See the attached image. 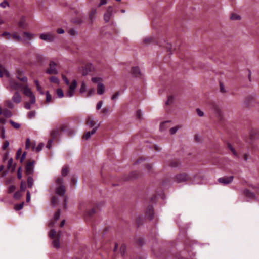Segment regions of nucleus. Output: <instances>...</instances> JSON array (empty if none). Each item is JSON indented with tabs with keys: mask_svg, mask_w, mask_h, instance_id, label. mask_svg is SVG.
Listing matches in <instances>:
<instances>
[{
	"mask_svg": "<svg viewBox=\"0 0 259 259\" xmlns=\"http://www.w3.org/2000/svg\"><path fill=\"white\" fill-rule=\"evenodd\" d=\"M53 188L55 193L59 196H64L66 192L65 187L64 184L63 179L60 177H57L55 183L53 185Z\"/></svg>",
	"mask_w": 259,
	"mask_h": 259,
	"instance_id": "nucleus-1",
	"label": "nucleus"
},
{
	"mask_svg": "<svg viewBox=\"0 0 259 259\" xmlns=\"http://www.w3.org/2000/svg\"><path fill=\"white\" fill-rule=\"evenodd\" d=\"M4 75H5L9 82V85L7 87V88L10 91H16V82L12 79L9 72L2 65H0V77H2Z\"/></svg>",
	"mask_w": 259,
	"mask_h": 259,
	"instance_id": "nucleus-2",
	"label": "nucleus"
},
{
	"mask_svg": "<svg viewBox=\"0 0 259 259\" xmlns=\"http://www.w3.org/2000/svg\"><path fill=\"white\" fill-rule=\"evenodd\" d=\"M15 181V177H10L7 179L5 182V184L9 186L8 192L9 194L14 192L13 194V197L15 198L16 197V192H15L16 190V187L12 185Z\"/></svg>",
	"mask_w": 259,
	"mask_h": 259,
	"instance_id": "nucleus-3",
	"label": "nucleus"
},
{
	"mask_svg": "<svg viewBox=\"0 0 259 259\" xmlns=\"http://www.w3.org/2000/svg\"><path fill=\"white\" fill-rule=\"evenodd\" d=\"M191 180V176L186 173L179 174L174 177L175 181L178 183H184Z\"/></svg>",
	"mask_w": 259,
	"mask_h": 259,
	"instance_id": "nucleus-4",
	"label": "nucleus"
},
{
	"mask_svg": "<svg viewBox=\"0 0 259 259\" xmlns=\"http://www.w3.org/2000/svg\"><path fill=\"white\" fill-rule=\"evenodd\" d=\"M23 92L26 96L30 98L31 104H34L35 103V97L30 88L27 86L24 87Z\"/></svg>",
	"mask_w": 259,
	"mask_h": 259,
	"instance_id": "nucleus-5",
	"label": "nucleus"
},
{
	"mask_svg": "<svg viewBox=\"0 0 259 259\" xmlns=\"http://www.w3.org/2000/svg\"><path fill=\"white\" fill-rule=\"evenodd\" d=\"M40 38L44 41L51 42L55 40V36L51 33H42L40 35Z\"/></svg>",
	"mask_w": 259,
	"mask_h": 259,
	"instance_id": "nucleus-6",
	"label": "nucleus"
},
{
	"mask_svg": "<svg viewBox=\"0 0 259 259\" xmlns=\"http://www.w3.org/2000/svg\"><path fill=\"white\" fill-rule=\"evenodd\" d=\"M233 179L234 177L233 176H230L229 177L225 176L219 178L218 181L220 184L226 185L231 183L233 182Z\"/></svg>",
	"mask_w": 259,
	"mask_h": 259,
	"instance_id": "nucleus-7",
	"label": "nucleus"
},
{
	"mask_svg": "<svg viewBox=\"0 0 259 259\" xmlns=\"http://www.w3.org/2000/svg\"><path fill=\"white\" fill-rule=\"evenodd\" d=\"M56 66L57 64L54 61H51L49 64V68L46 71V72L49 74H58Z\"/></svg>",
	"mask_w": 259,
	"mask_h": 259,
	"instance_id": "nucleus-8",
	"label": "nucleus"
},
{
	"mask_svg": "<svg viewBox=\"0 0 259 259\" xmlns=\"http://www.w3.org/2000/svg\"><path fill=\"white\" fill-rule=\"evenodd\" d=\"M32 37V34L28 32H23L21 36L17 35V41H23L24 40H30L31 39Z\"/></svg>",
	"mask_w": 259,
	"mask_h": 259,
	"instance_id": "nucleus-9",
	"label": "nucleus"
},
{
	"mask_svg": "<svg viewBox=\"0 0 259 259\" xmlns=\"http://www.w3.org/2000/svg\"><path fill=\"white\" fill-rule=\"evenodd\" d=\"M18 25L20 27L23 29L27 27V23L26 22V17L25 16L21 15L20 16Z\"/></svg>",
	"mask_w": 259,
	"mask_h": 259,
	"instance_id": "nucleus-10",
	"label": "nucleus"
},
{
	"mask_svg": "<svg viewBox=\"0 0 259 259\" xmlns=\"http://www.w3.org/2000/svg\"><path fill=\"white\" fill-rule=\"evenodd\" d=\"M97 10L96 8H92L91 10L89 16V20L91 24H92L96 19Z\"/></svg>",
	"mask_w": 259,
	"mask_h": 259,
	"instance_id": "nucleus-11",
	"label": "nucleus"
},
{
	"mask_svg": "<svg viewBox=\"0 0 259 259\" xmlns=\"http://www.w3.org/2000/svg\"><path fill=\"white\" fill-rule=\"evenodd\" d=\"M112 15V8L110 6L107 8V12L104 14V19L106 22H108Z\"/></svg>",
	"mask_w": 259,
	"mask_h": 259,
	"instance_id": "nucleus-12",
	"label": "nucleus"
},
{
	"mask_svg": "<svg viewBox=\"0 0 259 259\" xmlns=\"http://www.w3.org/2000/svg\"><path fill=\"white\" fill-rule=\"evenodd\" d=\"M99 126L100 124H97L91 131L87 132L83 136L85 140L89 139L91 138V137L96 132L97 130L99 127Z\"/></svg>",
	"mask_w": 259,
	"mask_h": 259,
	"instance_id": "nucleus-13",
	"label": "nucleus"
},
{
	"mask_svg": "<svg viewBox=\"0 0 259 259\" xmlns=\"http://www.w3.org/2000/svg\"><path fill=\"white\" fill-rule=\"evenodd\" d=\"M34 169V161L28 163L26 166V172L27 175L32 174Z\"/></svg>",
	"mask_w": 259,
	"mask_h": 259,
	"instance_id": "nucleus-14",
	"label": "nucleus"
},
{
	"mask_svg": "<svg viewBox=\"0 0 259 259\" xmlns=\"http://www.w3.org/2000/svg\"><path fill=\"white\" fill-rule=\"evenodd\" d=\"M86 123L90 128H94L97 124H100L99 123H96L94 120V118L91 116H88L87 118Z\"/></svg>",
	"mask_w": 259,
	"mask_h": 259,
	"instance_id": "nucleus-15",
	"label": "nucleus"
},
{
	"mask_svg": "<svg viewBox=\"0 0 259 259\" xmlns=\"http://www.w3.org/2000/svg\"><path fill=\"white\" fill-rule=\"evenodd\" d=\"M13 158H10L8 159V162L7 166V169L12 172H14L15 170V168L16 166V163H14L13 165Z\"/></svg>",
	"mask_w": 259,
	"mask_h": 259,
	"instance_id": "nucleus-16",
	"label": "nucleus"
},
{
	"mask_svg": "<svg viewBox=\"0 0 259 259\" xmlns=\"http://www.w3.org/2000/svg\"><path fill=\"white\" fill-rule=\"evenodd\" d=\"M214 113L219 121H222L223 119V114L219 107H215L214 108Z\"/></svg>",
	"mask_w": 259,
	"mask_h": 259,
	"instance_id": "nucleus-17",
	"label": "nucleus"
},
{
	"mask_svg": "<svg viewBox=\"0 0 259 259\" xmlns=\"http://www.w3.org/2000/svg\"><path fill=\"white\" fill-rule=\"evenodd\" d=\"M60 233H58L57 235V237L54 238V240L53 241L52 244L54 247L58 249L60 247Z\"/></svg>",
	"mask_w": 259,
	"mask_h": 259,
	"instance_id": "nucleus-18",
	"label": "nucleus"
},
{
	"mask_svg": "<svg viewBox=\"0 0 259 259\" xmlns=\"http://www.w3.org/2000/svg\"><path fill=\"white\" fill-rule=\"evenodd\" d=\"M17 79L24 82L27 81V78L23 75V71L19 70H17Z\"/></svg>",
	"mask_w": 259,
	"mask_h": 259,
	"instance_id": "nucleus-19",
	"label": "nucleus"
},
{
	"mask_svg": "<svg viewBox=\"0 0 259 259\" xmlns=\"http://www.w3.org/2000/svg\"><path fill=\"white\" fill-rule=\"evenodd\" d=\"M2 36L3 37H6L7 39L10 40L12 38H13L14 40L16 39V34L13 33V34H11L9 32H4L2 34Z\"/></svg>",
	"mask_w": 259,
	"mask_h": 259,
	"instance_id": "nucleus-20",
	"label": "nucleus"
},
{
	"mask_svg": "<svg viewBox=\"0 0 259 259\" xmlns=\"http://www.w3.org/2000/svg\"><path fill=\"white\" fill-rule=\"evenodd\" d=\"M105 86L102 83H99L97 86V93L99 95H102L105 92Z\"/></svg>",
	"mask_w": 259,
	"mask_h": 259,
	"instance_id": "nucleus-21",
	"label": "nucleus"
},
{
	"mask_svg": "<svg viewBox=\"0 0 259 259\" xmlns=\"http://www.w3.org/2000/svg\"><path fill=\"white\" fill-rule=\"evenodd\" d=\"M146 215L150 219H152L154 214L153 208L152 206H149L146 210Z\"/></svg>",
	"mask_w": 259,
	"mask_h": 259,
	"instance_id": "nucleus-22",
	"label": "nucleus"
},
{
	"mask_svg": "<svg viewBox=\"0 0 259 259\" xmlns=\"http://www.w3.org/2000/svg\"><path fill=\"white\" fill-rule=\"evenodd\" d=\"M132 73L136 77H138L141 75L140 70L138 67H134L132 69Z\"/></svg>",
	"mask_w": 259,
	"mask_h": 259,
	"instance_id": "nucleus-23",
	"label": "nucleus"
},
{
	"mask_svg": "<svg viewBox=\"0 0 259 259\" xmlns=\"http://www.w3.org/2000/svg\"><path fill=\"white\" fill-rule=\"evenodd\" d=\"M51 136L53 139L56 138L59 135V130L58 128L53 129L50 133Z\"/></svg>",
	"mask_w": 259,
	"mask_h": 259,
	"instance_id": "nucleus-24",
	"label": "nucleus"
},
{
	"mask_svg": "<svg viewBox=\"0 0 259 259\" xmlns=\"http://www.w3.org/2000/svg\"><path fill=\"white\" fill-rule=\"evenodd\" d=\"M244 193L245 196L250 198H253L255 197V194L246 189L244 191Z\"/></svg>",
	"mask_w": 259,
	"mask_h": 259,
	"instance_id": "nucleus-25",
	"label": "nucleus"
},
{
	"mask_svg": "<svg viewBox=\"0 0 259 259\" xmlns=\"http://www.w3.org/2000/svg\"><path fill=\"white\" fill-rule=\"evenodd\" d=\"M68 173V168L66 166H64L61 170V175L65 177L67 175Z\"/></svg>",
	"mask_w": 259,
	"mask_h": 259,
	"instance_id": "nucleus-26",
	"label": "nucleus"
},
{
	"mask_svg": "<svg viewBox=\"0 0 259 259\" xmlns=\"http://www.w3.org/2000/svg\"><path fill=\"white\" fill-rule=\"evenodd\" d=\"M57 234H56V232L55 229H51L49 232V236L52 238H55L57 237Z\"/></svg>",
	"mask_w": 259,
	"mask_h": 259,
	"instance_id": "nucleus-27",
	"label": "nucleus"
},
{
	"mask_svg": "<svg viewBox=\"0 0 259 259\" xmlns=\"http://www.w3.org/2000/svg\"><path fill=\"white\" fill-rule=\"evenodd\" d=\"M77 86V81L76 80H73L70 85L69 89H71V90L75 91L76 87Z\"/></svg>",
	"mask_w": 259,
	"mask_h": 259,
	"instance_id": "nucleus-28",
	"label": "nucleus"
},
{
	"mask_svg": "<svg viewBox=\"0 0 259 259\" xmlns=\"http://www.w3.org/2000/svg\"><path fill=\"white\" fill-rule=\"evenodd\" d=\"M3 114L7 118L10 117L12 115L11 112L8 109L4 110Z\"/></svg>",
	"mask_w": 259,
	"mask_h": 259,
	"instance_id": "nucleus-29",
	"label": "nucleus"
},
{
	"mask_svg": "<svg viewBox=\"0 0 259 259\" xmlns=\"http://www.w3.org/2000/svg\"><path fill=\"white\" fill-rule=\"evenodd\" d=\"M27 184L29 187L31 188L33 184V179L31 177H28L27 179Z\"/></svg>",
	"mask_w": 259,
	"mask_h": 259,
	"instance_id": "nucleus-30",
	"label": "nucleus"
},
{
	"mask_svg": "<svg viewBox=\"0 0 259 259\" xmlns=\"http://www.w3.org/2000/svg\"><path fill=\"white\" fill-rule=\"evenodd\" d=\"M79 70L80 72L82 74L83 76H85L88 73L87 69L83 67L80 68Z\"/></svg>",
	"mask_w": 259,
	"mask_h": 259,
	"instance_id": "nucleus-31",
	"label": "nucleus"
},
{
	"mask_svg": "<svg viewBox=\"0 0 259 259\" xmlns=\"http://www.w3.org/2000/svg\"><path fill=\"white\" fill-rule=\"evenodd\" d=\"M51 202L54 206H56L58 202V198L56 196H53L52 198Z\"/></svg>",
	"mask_w": 259,
	"mask_h": 259,
	"instance_id": "nucleus-32",
	"label": "nucleus"
},
{
	"mask_svg": "<svg viewBox=\"0 0 259 259\" xmlns=\"http://www.w3.org/2000/svg\"><path fill=\"white\" fill-rule=\"evenodd\" d=\"M227 147L231 151V152L235 156H237V153L236 150L230 144L228 143L227 144Z\"/></svg>",
	"mask_w": 259,
	"mask_h": 259,
	"instance_id": "nucleus-33",
	"label": "nucleus"
},
{
	"mask_svg": "<svg viewBox=\"0 0 259 259\" xmlns=\"http://www.w3.org/2000/svg\"><path fill=\"white\" fill-rule=\"evenodd\" d=\"M5 121L6 120L4 118H0V132H1L3 129H5L4 125L5 123Z\"/></svg>",
	"mask_w": 259,
	"mask_h": 259,
	"instance_id": "nucleus-34",
	"label": "nucleus"
},
{
	"mask_svg": "<svg viewBox=\"0 0 259 259\" xmlns=\"http://www.w3.org/2000/svg\"><path fill=\"white\" fill-rule=\"evenodd\" d=\"M180 127L179 126H176L175 127H172L169 130V132L171 135H174L175 134L178 130L179 129Z\"/></svg>",
	"mask_w": 259,
	"mask_h": 259,
	"instance_id": "nucleus-35",
	"label": "nucleus"
},
{
	"mask_svg": "<svg viewBox=\"0 0 259 259\" xmlns=\"http://www.w3.org/2000/svg\"><path fill=\"white\" fill-rule=\"evenodd\" d=\"M86 91V85L84 81L81 82V87L80 89V92L81 93H84Z\"/></svg>",
	"mask_w": 259,
	"mask_h": 259,
	"instance_id": "nucleus-36",
	"label": "nucleus"
},
{
	"mask_svg": "<svg viewBox=\"0 0 259 259\" xmlns=\"http://www.w3.org/2000/svg\"><path fill=\"white\" fill-rule=\"evenodd\" d=\"M57 94L59 98H62L64 96L63 90L61 89H58L56 91Z\"/></svg>",
	"mask_w": 259,
	"mask_h": 259,
	"instance_id": "nucleus-37",
	"label": "nucleus"
},
{
	"mask_svg": "<svg viewBox=\"0 0 259 259\" xmlns=\"http://www.w3.org/2000/svg\"><path fill=\"white\" fill-rule=\"evenodd\" d=\"M36 115V112L35 111H31L28 113V116L29 119L33 118Z\"/></svg>",
	"mask_w": 259,
	"mask_h": 259,
	"instance_id": "nucleus-38",
	"label": "nucleus"
},
{
	"mask_svg": "<svg viewBox=\"0 0 259 259\" xmlns=\"http://www.w3.org/2000/svg\"><path fill=\"white\" fill-rule=\"evenodd\" d=\"M126 252V246L125 245L123 244L120 247V253L122 256H123Z\"/></svg>",
	"mask_w": 259,
	"mask_h": 259,
	"instance_id": "nucleus-39",
	"label": "nucleus"
},
{
	"mask_svg": "<svg viewBox=\"0 0 259 259\" xmlns=\"http://www.w3.org/2000/svg\"><path fill=\"white\" fill-rule=\"evenodd\" d=\"M52 101V96L50 94L49 92L47 91L46 92V102L49 103Z\"/></svg>",
	"mask_w": 259,
	"mask_h": 259,
	"instance_id": "nucleus-40",
	"label": "nucleus"
},
{
	"mask_svg": "<svg viewBox=\"0 0 259 259\" xmlns=\"http://www.w3.org/2000/svg\"><path fill=\"white\" fill-rule=\"evenodd\" d=\"M95 213V211L94 208L91 210H88L87 211V215L89 217H92L93 214Z\"/></svg>",
	"mask_w": 259,
	"mask_h": 259,
	"instance_id": "nucleus-41",
	"label": "nucleus"
},
{
	"mask_svg": "<svg viewBox=\"0 0 259 259\" xmlns=\"http://www.w3.org/2000/svg\"><path fill=\"white\" fill-rule=\"evenodd\" d=\"M169 121H165V122H162L160 124V130L161 131H164L166 130V127H165V125L166 124H167V123H168Z\"/></svg>",
	"mask_w": 259,
	"mask_h": 259,
	"instance_id": "nucleus-42",
	"label": "nucleus"
},
{
	"mask_svg": "<svg viewBox=\"0 0 259 259\" xmlns=\"http://www.w3.org/2000/svg\"><path fill=\"white\" fill-rule=\"evenodd\" d=\"M44 146V144L42 143H39L38 144V145L37 146V147H36L35 151L37 152H40L42 150Z\"/></svg>",
	"mask_w": 259,
	"mask_h": 259,
	"instance_id": "nucleus-43",
	"label": "nucleus"
},
{
	"mask_svg": "<svg viewBox=\"0 0 259 259\" xmlns=\"http://www.w3.org/2000/svg\"><path fill=\"white\" fill-rule=\"evenodd\" d=\"M60 210H58L56 212V213H55V214L54 215V219L56 221L59 220V219L60 218Z\"/></svg>",
	"mask_w": 259,
	"mask_h": 259,
	"instance_id": "nucleus-44",
	"label": "nucleus"
},
{
	"mask_svg": "<svg viewBox=\"0 0 259 259\" xmlns=\"http://www.w3.org/2000/svg\"><path fill=\"white\" fill-rule=\"evenodd\" d=\"M74 93H75L74 90H71V89H69V90L66 94V96L69 97H71L74 95Z\"/></svg>",
	"mask_w": 259,
	"mask_h": 259,
	"instance_id": "nucleus-45",
	"label": "nucleus"
},
{
	"mask_svg": "<svg viewBox=\"0 0 259 259\" xmlns=\"http://www.w3.org/2000/svg\"><path fill=\"white\" fill-rule=\"evenodd\" d=\"M50 81L52 82H54L55 83H59V80L58 78L55 76H53V77H51Z\"/></svg>",
	"mask_w": 259,
	"mask_h": 259,
	"instance_id": "nucleus-46",
	"label": "nucleus"
},
{
	"mask_svg": "<svg viewBox=\"0 0 259 259\" xmlns=\"http://www.w3.org/2000/svg\"><path fill=\"white\" fill-rule=\"evenodd\" d=\"M231 19L233 20H240V17L236 14H233L232 15Z\"/></svg>",
	"mask_w": 259,
	"mask_h": 259,
	"instance_id": "nucleus-47",
	"label": "nucleus"
},
{
	"mask_svg": "<svg viewBox=\"0 0 259 259\" xmlns=\"http://www.w3.org/2000/svg\"><path fill=\"white\" fill-rule=\"evenodd\" d=\"M9 142L8 141H7H7H6L4 142V143L3 145L2 146V149H3V150H6V149L8 148V147L9 146Z\"/></svg>",
	"mask_w": 259,
	"mask_h": 259,
	"instance_id": "nucleus-48",
	"label": "nucleus"
},
{
	"mask_svg": "<svg viewBox=\"0 0 259 259\" xmlns=\"http://www.w3.org/2000/svg\"><path fill=\"white\" fill-rule=\"evenodd\" d=\"M9 6V4L7 1H4L0 4V6L3 8H5L7 6Z\"/></svg>",
	"mask_w": 259,
	"mask_h": 259,
	"instance_id": "nucleus-49",
	"label": "nucleus"
},
{
	"mask_svg": "<svg viewBox=\"0 0 259 259\" xmlns=\"http://www.w3.org/2000/svg\"><path fill=\"white\" fill-rule=\"evenodd\" d=\"M103 104V102L102 101H100L97 103V106H96V109L97 110H100Z\"/></svg>",
	"mask_w": 259,
	"mask_h": 259,
	"instance_id": "nucleus-50",
	"label": "nucleus"
},
{
	"mask_svg": "<svg viewBox=\"0 0 259 259\" xmlns=\"http://www.w3.org/2000/svg\"><path fill=\"white\" fill-rule=\"evenodd\" d=\"M196 112L199 116L203 117L204 116V112L200 109L197 108L196 109Z\"/></svg>",
	"mask_w": 259,
	"mask_h": 259,
	"instance_id": "nucleus-51",
	"label": "nucleus"
},
{
	"mask_svg": "<svg viewBox=\"0 0 259 259\" xmlns=\"http://www.w3.org/2000/svg\"><path fill=\"white\" fill-rule=\"evenodd\" d=\"M69 33L71 35H76L77 34V31L74 29H71L69 31Z\"/></svg>",
	"mask_w": 259,
	"mask_h": 259,
	"instance_id": "nucleus-52",
	"label": "nucleus"
},
{
	"mask_svg": "<svg viewBox=\"0 0 259 259\" xmlns=\"http://www.w3.org/2000/svg\"><path fill=\"white\" fill-rule=\"evenodd\" d=\"M6 103L7 106L9 108H13L14 107V105H13V104H12V102H11V101H6Z\"/></svg>",
	"mask_w": 259,
	"mask_h": 259,
	"instance_id": "nucleus-53",
	"label": "nucleus"
},
{
	"mask_svg": "<svg viewBox=\"0 0 259 259\" xmlns=\"http://www.w3.org/2000/svg\"><path fill=\"white\" fill-rule=\"evenodd\" d=\"M174 98L172 96H170L168 97V100L166 102V104L168 105L171 103L173 101Z\"/></svg>",
	"mask_w": 259,
	"mask_h": 259,
	"instance_id": "nucleus-54",
	"label": "nucleus"
},
{
	"mask_svg": "<svg viewBox=\"0 0 259 259\" xmlns=\"http://www.w3.org/2000/svg\"><path fill=\"white\" fill-rule=\"evenodd\" d=\"M107 3V0H100L98 7H101L103 5H106Z\"/></svg>",
	"mask_w": 259,
	"mask_h": 259,
	"instance_id": "nucleus-55",
	"label": "nucleus"
},
{
	"mask_svg": "<svg viewBox=\"0 0 259 259\" xmlns=\"http://www.w3.org/2000/svg\"><path fill=\"white\" fill-rule=\"evenodd\" d=\"M119 92H116L115 94H114L112 97V100H116L117 98H118V97L119 96Z\"/></svg>",
	"mask_w": 259,
	"mask_h": 259,
	"instance_id": "nucleus-56",
	"label": "nucleus"
},
{
	"mask_svg": "<svg viewBox=\"0 0 259 259\" xmlns=\"http://www.w3.org/2000/svg\"><path fill=\"white\" fill-rule=\"evenodd\" d=\"M62 79L65 82L66 84L67 85H69V81L68 79V78L66 77V76H65L64 75H62Z\"/></svg>",
	"mask_w": 259,
	"mask_h": 259,
	"instance_id": "nucleus-57",
	"label": "nucleus"
},
{
	"mask_svg": "<svg viewBox=\"0 0 259 259\" xmlns=\"http://www.w3.org/2000/svg\"><path fill=\"white\" fill-rule=\"evenodd\" d=\"M101 112L104 114H107L109 112V109L107 108H104L102 109Z\"/></svg>",
	"mask_w": 259,
	"mask_h": 259,
	"instance_id": "nucleus-58",
	"label": "nucleus"
},
{
	"mask_svg": "<svg viewBox=\"0 0 259 259\" xmlns=\"http://www.w3.org/2000/svg\"><path fill=\"white\" fill-rule=\"evenodd\" d=\"M138 176V175L137 172H133L131 174V177L128 179L137 178Z\"/></svg>",
	"mask_w": 259,
	"mask_h": 259,
	"instance_id": "nucleus-59",
	"label": "nucleus"
},
{
	"mask_svg": "<svg viewBox=\"0 0 259 259\" xmlns=\"http://www.w3.org/2000/svg\"><path fill=\"white\" fill-rule=\"evenodd\" d=\"M101 80V78L100 77H93L92 78V81L94 82H98Z\"/></svg>",
	"mask_w": 259,
	"mask_h": 259,
	"instance_id": "nucleus-60",
	"label": "nucleus"
},
{
	"mask_svg": "<svg viewBox=\"0 0 259 259\" xmlns=\"http://www.w3.org/2000/svg\"><path fill=\"white\" fill-rule=\"evenodd\" d=\"M179 164H180V163L178 161L172 162L171 163V166L175 167H177V166H179Z\"/></svg>",
	"mask_w": 259,
	"mask_h": 259,
	"instance_id": "nucleus-61",
	"label": "nucleus"
},
{
	"mask_svg": "<svg viewBox=\"0 0 259 259\" xmlns=\"http://www.w3.org/2000/svg\"><path fill=\"white\" fill-rule=\"evenodd\" d=\"M26 152H24L23 154H22V155L21 157V159H20V162L22 163L23 160L25 159L26 158Z\"/></svg>",
	"mask_w": 259,
	"mask_h": 259,
	"instance_id": "nucleus-62",
	"label": "nucleus"
},
{
	"mask_svg": "<svg viewBox=\"0 0 259 259\" xmlns=\"http://www.w3.org/2000/svg\"><path fill=\"white\" fill-rule=\"evenodd\" d=\"M23 205H24L23 202H22V203H21L19 204H17V210H21V209H22L23 207Z\"/></svg>",
	"mask_w": 259,
	"mask_h": 259,
	"instance_id": "nucleus-63",
	"label": "nucleus"
},
{
	"mask_svg": "<svg viewBox=\"0 0 259 259\" xmlns=\"http://www.w3.org/2000/svg\"><path fill=\"white\" fill-rule=\"evenodd\" d=\"M31 104H32L31 103V102L30 101L29 102H27L25 104V108L27 109H31Z\"/></svg>",
	"mask_w": 259,
	"mask_h": 259,
	"instance_id": "nucleus-64",
	"label": "nucleus"
}]
</instances>
